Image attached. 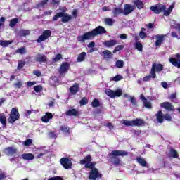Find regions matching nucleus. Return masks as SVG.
Returning a JSON list of instances; mask_svg holds the SVG:
<instances>
[{
	"mask_svg": "<svg viewBox=\"0 0 180 180\" xmlns=\"http://www.w3.org/2000/svg\"><path fill=\"white\" fill-rule=\"evenodd\" d=\"M112 13L114 18H117V16L120 15H124V11L123 8L120 7H115L112 9Z\"/></svg>",
	"mask_w": 180,
	"mask_h": 180,
	"instance_id": "nucleus-15",
	"label": "nucleus"
},
{
	"mask_svg": "<svg viewBox=\"0 0 180 180\" xmlns=\"http://www.w3.org/2000/svg\"><path fill=\"white\" fill-rule=\"evenodd\" d=\"M60 60H63V55L61 53L56 54V56L52 58V61L54 63H57L58 61H60Z\"/></svg>",
	"mask_w": 180,
	"mask_h": 180,
	"instance_id": "nucleus-40",
	"label": "nucleus"
},
{
	"mask_svg": "<svg viewBox=\"0 0 180 180\" xmlns=\"http://www.w3.org/2000/svg\"><path fill=\"white\" fill-rule=\"evenodd\" d=\"M115 22V20H113V18H106L104 19V23L107 26H113Z\"/></svg>",
	"mask_w": 180,
	"mask_h": 180,
	"instance_id": "nucleus-31",
	"label": "nucleus"
},
{
	"mask_svg": "<svg viewBox=\"0 0 180 180\" xmlns=\"http://www.w3.org/2000/svg\"><path fill=\"white\" fill-rule=\"evenodd\" d=\"M19 119H20V114H19L18 108H12L8 119V123L13 124V123L15 122L16 120H19Z\"/></svg>",
	"mask_w": 180,
	"mask_h": 180,
	"instance_id": "nucleus-6",
	"label": "nucleus"
},
{
	"mask_svg": "<svg viewBox=\"0 0 180 180\" xmlns=\"http://www.w3.org/2000/svg\"><path fill=\"white\" fill-rule=\"evenodd\" d=\"M157 70H155V66H152L150 72V76L151 78H157V74L155 73Z\"/></svg>",
	"mask_w": 180,
	"mask_h": 180,
	"instance_id": "nucleus-37",
	"label": "nucleus"
},
{
	"mask_svg": "<svg viewBox=\"0 0 180 180\" xmlns=\"http://www.w3.org/2000/svg\"><path fill=\"white\" fill-rule=\"evenodd\" d=\"M105 94L108 96L112 98V99H115V91L108 89L105 91Z\"/></svg>",
	"mask_w": 180,
	"mask_h": 180,
	"instance_id": "nucleus-36",
	"label": "nucleus"
},
{
	"mask_svg": "<svg viewBox=\"0 0 180 180\" xmlns=\"http://www.w3.org/2000/svg\"><path fill=\"white\" fill-rule=\"evenodd\" d=\"M5 20H6V19H5L4 17H1L0 18V27L1 26H4V23H5Z\"/></svg>",
	"mask_w": 180,
	"mask_h": 180,
	"instance_id": "nucleus-62",
	"label": "nucleus"
},
{
	"mask_svg": "<svg viewBox=\"0 0 180 180\" xmlns=\"http://www.w3.org/2000/svg\"><path fill=\"white\" fill-rule=\"evenodd\" d=\"M20 34L21 36H29V34H30V32L29 30H22L20 31Z\"/></svg>",
	"mask_w": 180,
	"mask_h": 180,
	"instance_id": "nucleus-52",
	"label": "nucleus"
},
{
	"mask_svg": "<svg viewBox=\"0 0 180 180\" xmlns=\"http://www.w3.org/2000/svg\"><path fill=\"white\" fill-rule=\"evenodd\" d=\"M16 54H26V48L25 47H21L15 51Z\"/></svg>",
	"mask_w": 180,
	"mask_h": 180,
	"instance_id": "nucleus-41",
	"label": "nucleus"
},
{
	"mask_svg": "<svg viewBox=\"0 0 180 180\" xmlns=\"http://www.w3.org/2000/svg\"><path fill=\"white\" fill-rule=\"evenodd\" d=\"M15 88L20 89L22 88V82L18 81V82L14 84Z\"/></svg>",
	"mask_w": 180,
	"mask_h": 180,
	"instance_id": "nucleus-57",
	"label": "nucleus"
},
{
	"mask_svg": "<svg viewBox=\"0 0 180 180\" xmlns=\"http://www.w3.org/2000/svg\"><path fill=\"white\" fill-rule=\"evenodd\" d=\"M169 61L174 67L180 68V53H176L175 58H170Z\"/></svg>",
	"mask_w": 180,
	"mask_h": 180,
	"instance_id": "nucleus-11",
	"label": "nucleus"
},
{
	"mask_svg": "<svg viewBox=\"0 0 180 180\" xmlns=\"http://www.w3.org/2000/svg\"><path fill=\"white\" fill-rule=\"evenodd\" d=\"M48 180H64V179L61 176H53V177H51L49 179H48Z\"/></svg>",
	"mask_w": 180,
	"mask_h": 180,
	"instance_id": "nucleus-56",
	"label": "nucleus"
},
{
	"mask_svg": "<svg viewBox=\"0 0 180 180\" xmlns=\"http://www.w3.org/2000/svg\"><path fill=\"white\" fill-rule=\"evenodd\" d=\"M50 37H51V30H45L42 32V34L38 37V39L36 40V41H37V43H41V41H44Z\"/></svg>",
	"mask_w": 180,
	"mask_h": 180,
	"instance_id": "nucleus-9",
	"label": "nucleus"
},
{
	"mask_svg": "<svg viewBox=\"0 0 180 180\" xmlns=\"http://www.w3.org/2000/svg\"><path fill=\"white\" fill-rule=\"evenodd\" d=\"M108 32L103 27L99 25L95 29H93L90 32H85L83 35L77 37L78 41L84 43L85 40H92L96 36H101V34H105Z\"/></svg>",
	"mask_w": 180,
	"mask_h": 180,
	"instance_id": "nucleus-1",
	"label": "nucleus"
},
{
	"mask_svg": "<svg viewBox=\"0 0 180 180\" xmlns=\"http://www.w3.org/2000/svg\"><path fill=\"white\" fill-rule=\"evenodd\" d=\"M136 162L139 164L141 167H147V160H146L145 158H143L141 157H136Z\"/></svg>",
	"mask_w": 180,
	"mask_h": 180,
	"instance_id": "nucleus-24",
	"label": "nucleus"
},
{
	"mask_svg": "<svg viewBox=\"0 0 180 180\" xmlns=\"http://www.w3.org/2000/svg\"><path fill=\"white\" fill-rule=\"evenodd\" d=\"M122 79H123V76L120 75H117L113 77L111 79V81H115V82H117L118 81H122Z\"/></svg>",
	"mask_w": 180,
	"mask_h": 180,
	"instance_id": "nucleus-43",
	"label": "nucleus"
},
{
	"mask_svg": "<svg viewBox=\"0 0 180 180\" xmlns=\"http://www.w3.org/2000/svg\"><path fill=\"white\" fill-rule=\"evenodd\" d=\"M123 94V91H122V89H117L115 91H114L115 98L117 96L118 98L122 96V94Z\"/></svg>",
	"mask_w": 180,
	"mask_h": 180,
	"instance_id": "nucleus-49",
	"label": "nucleus"
},
{
	"mask_svg": "<svg viewBox=\"0 0 180 180\" xmlns=\"http://www.w3.org/2000/svg\"><path fill=\"white\" fill-rule=\"evenodd\" d=\"M115 65L117 68H123V66L124 65V62L123 60H118L115 63Z\"/></svg>",
	"mask_w": 180,
	"mask_h": 180,
	"instance_id": "nucleus-42",
	"label": "nucleus"
},
{
	"mask_svg": "<svg viewBox=\"0 0 180 180\" xmlns=\"http://www.w3.org/2000/svg\"><path fill=\"white\" fill-rule=\"evenodd\" d=\"M169 157H172V158H179V155L178 154V151H176V150L174 149V148H170Z\"/></svg>",
	"mask_w": 180,
	"mask_h": 180,
	"instance_id": "nucleus-25",
	"label": "nucleus"
},
{
	"mask_svg": "<svg viewBox=\"0 0 180 180\" xmlns=\"http://www.w3.org/2000/svg\"><path fill=\"white\" fill-rule=\"evenodd\" d=\"M91 106L92 108H99L101 106V102H99L98 98H94L91 102Z\"/></svg>",
	"mask_w": 180,
	"mask_h": 180,
	"instance_id": "nucleus-35",
	"label": "nucleus"
},
{
	"mask_svg": "<svg viewBox=\"0 0 180 180\" xmlns=\"http://www.w3.org/2000/svg\"><path fill=\"white\" fill-rule=\"evenodd\" d=\"M160 106L167 110H174V105L169 102H163L160 104Z\"/></svg>",
	"mask_w": 180,
	"mask_h": 180,
	"instance_id": "nucleus-20",
	"label": "nucleus"
},
{
	"mask_svg": "<svg viewBox=\"0 0 180 180\" xmlns=\"http://www.w3.org/2000/svg\"><path fill=\"white\" fill-rule=\"evenodd\" d=\"M47 4H49V0H43L37 5V6L38 8H44Z\"/></svg>",
	"mask_w": 180,
	"mask_h": 180,
	"instance_id": "nucleus-47",
	"label": "nucleus"
},
{
	"mask_svg": "<svg viewBox=\"0 0 180 180\" xmlns=\"http://www.w3.org/2000/svg\"><path fill=\"white\" fill-rule=\"evenodd\" d=\"M69 91L72 95H76L77 93L79 92V84L75 83L70 87Z\"/></svg>",
	"mask_w": 180,
	"mask_h": 180,
	"instance_id": "nucleus-14",
	"label": "nucleus"
},
{
	"mask_svg": "<svg viewBox=\"0 0 180 180\" xmlns=\"http://www.w3.org/2000/svg\"><path fill=\"white\" fill-rule=\"evenodd\" d=\"M124 49V45H117L115 47L114 50L112 51V53H117V51H120V50H123Z\"/></svg>",
	"mask_w": 180,
	"mask_h": 180,
	"instance_id": "nucleus-46",
	"label": "nucleus"
},
{
	"mask_svg": "<svg viewBox=\"0 0 180 180\" xmlns=\"http://www.w3.org/2000/svg\"><path fill=\"white\" fill-rule=\"evenodd\" d=\"M0 123L4 127H6V117L5 115H0Z\"/></svg>",
	"mask_w": 180,
	"mask_h": 180,
	"instance_id": "nucleus-38",
	"label": "nucleus"
},
{
	"mask_svg": "<svg viewBox=\"0 0 180 180\" xmlns=\"http://www.w3.org/2000/svg\"><path fill=\"white\" fill-rule=\"evenodd\" d=\"M22 157L25 161H32V160H34V155L32 153H23Z\"/></svg>",
	"mask_w": 180,
	"mask_h": 180,
	"instance_id": "nucleus-23",
	"label": "nucleus"
},
{
	"mask_svg": "<svg viewBox=\"0 0 180 180\" xmlns=\"http://www.w3.org/2000/svg\"><path fill=\"white\" fill-rule=\"evenodd\" d=\"M102 53L104 58L105 59L113 58V53H112V51L109 50H105V51H103Z\"/></svg>",
	"mask_w": 180,
	"mask_h": 180,
	"instance_id": "nucleus-28",
	"label": "nucleus"
},
{
	"mask_svg": "<svg viewBox=\"0 0 180 180\" xmlns=\"http://www.w3.org/2000/svg\"><path fill=\"white\" fill-rule=\"evenodd\" d=\"M12 43H13V40H0V46H1V47H8V46L12 44Z\"/></svg>",
	"mask_w": 180,
	"mask_h": 180,
	"instance_id": "nucleus-33",
	"label": "nucleus"
},
{
	"mask_svg": "<svg viewBox=\"0 0 180 180\" xmlns=\"http://www.w3.org/2000/svg\"><path fill=\"white\" fill-rule=\"evenodd\" d=\"M32 139H28L27 140H25L23 143L24 146H25L26 147H29L30 146H32Z\"/></svg>",
	"mask_w": 180,
	"mask_h": 180,
	"instance_id": "nucleus-51",
	"label": "nucleus"
},
{
	"mask_svg": "<svg viewBox=\"0 0 180 180\" xmlns=\"http://www.w3.org/2000/svg\"><path fill=\"white\" fill-rule=\"evenodd\" d=\"M60 164L65 169H70L72 167V162L68 158H62L60 159Z\"/></svg>",
	"mask_w": 180,
	"mask_h": 180,
	"instance_id": "nucleus-10",
	"label": "nucleus"
},
{
	"mask_svg": "<svg viewBox=\"0 0 180 180\" xmlns=\"http://www.w3.org/2000/svg\"><path fill=\"white\" fill-rule=\"evenodd\" d=\"M174 6H175L174 4H172L169 6V7L167 10L165 9V11H162L164 16H169V15H171V13L173 11Z\"/></svg>",
	"mask_w": 180,
	"mask_h": 180,
	"instance_id": "nucleus-30",
	"label": "nucleus"
},
{
	"mask_svg": "<svg viewBox=\"0 0 180 180\" xmlns=\"http://www.w3.org/2000/svg\"><path fill=\"white\" fill-rule=\"evenodd\" d=\"M79 104L81 106H85V105H88V98L86 97H83L80 101Z\"/></svg>",
	"mask_w": 180,
	"mask_h": 180,
	"instance_id": "nucleus-45",
	"label": "nucleus"
},
{
	"mask_svg": "<svg viewBox=\"0 0 180 180\" xmlns=\"http://www.w3.org/2000/svg\"><path fill=\"white\" fill-rule=\"evenodd\" d=\"M172 37H175L176 39H178V40H180V37H178V34L175 32H171Z\"/></svg>",
	"mask_w": 180,
	"mask_h": 180,
	"instance_id": "nucleus-61",
	"label": "nucleus"
},
{
	"mask_svg": "<svg viewBox=\"0 0 180 180\" xmlns=\"http://www.w3.org/2000/svg\"><path fill=\"white\" fill-rule=\"evenodd\" d=\"M134 6H136L137 9H143L144 8V3L141 0H133Z\"/></svg>",
	"mask_w": 180,
	"mask_h": 180,
	"instance_id": "nucleus-21",
	"label": "nucleus"
},
{
	"mask_svg": "<svg viewBox=\"0 0 180 180\" xmlns=\"http://www.w3.org/2000/svg\"><path fill=\"white\" fill-rule=\"evenodd\" d=\"M134 9H136V6L131 5V4H124V15L125 16H127V15H130V13H131V12L134 11Z\"/></svg>",
	"mask_w": 180,
	"mask_h": 180,
	"instance_id": "nucleus-13",
	"label": "nucleus"
},
{
	"mask_svg": "<svg viewBox=\"0 0 180 180\" xmlns=\"http://www.w3.org/2000/svg\"><path fill=\"white\" fill-rule=\"evenodd\" d=\"M80 164L81 165H84V168L89 169V168H95L96 162H92V156L88 155L83 160H80Z\"/></svg>",
	"mask_w": 180,
	"mask_h": 180,
	"instance_id": "nucleus-5",
	"label": "nucleus"
},
{
	"mask_svg": "<svg viewBox=\"0 0 180 180\" xmlns=\"http://www.w3.org/2000/svg\"><path fill=\"white\" fill-rule=\"evenodd\" d=\"M4 153L6 155H13L18 153V149L13 147H7L4 149Z\"/></svg>",
	"mask_w": 180,
	"mask_h": 180,
	"instance_id": "nucleus-16",
	"label": "nucleus"
},
{
	"mask_svg": "<svg viewBox=\"0 0 180 180\" xmlns=\"http://www.w3.org/2000/svg\"><path fill=\"white\" fill-rule=\"evenodd\" d=\"M91 169L89 175V180H96V179H102V174L99 172V170L96 167L89 168Z\"/></svg>",
	"mask_w": 180,
	"mask_h": 180,
	"instance_id": "nucleus-7",
	"label": "nucleus"
},
{
	"mask_svg": "<svg viewBox=\"0 0 180 180\" xmlns=\"http://www.w3.org/2000/svg\"><path fill=\"white\" fill-rule=\"evenodd\" d=\"M146 122H144V120L140 119V118H136L135 120H132L131 121L123 120H122V124H124V126H127V127L134 126H137L138 127H140V126H144Z\"/></svg>",
	"mask_w": 180,
	"mask_h": 180,
	"instance_id": "nucleus-4",
	"label": "nucleus"
},
{
	"mask_svg": "<svg viewBox=\"0 0 180 180\" xmlns=\"http://www.w3.org/2000/svg\"><path fill=\"white\" fill-rule=\"evenodd\" d=\"M19 22V18H13L11 19L10 21L9 26L11 27H15L16 26V24Z\"/></svg>",
	"mask_w": 180,
	"mask_h": 180,
	"instance_id": "nucleus-39",
	"label": "nucleus"
},
{
	"mask_svg": "<svg viewBox=\"0 0 180 180\" xmlns=\"http://www.w3.org/2000/svg\"><path fill=\"white\" fill-rule=\"evenodd\" d=\"M150 79H151V76L150 75L145 76L143 78V81H144V82H147L148 81H150Z\"/></svg>",
	"mask_w": 180,
	"mask_h": 180,
	"instance_id": "nucleus-60",
	"label": "nucleus"
},
{
	"mask_svg": "<svg viewBox=\"0 0 180 180\" xmlns=\"http://www.w3.org/2000/svg\"><path fill=\"white\" fill-rule=\"evenodd\" d=\"M60 130L63 133H68V134H70V127L67 125H61L60 127Z\"/></svg>",
	"mask_w": 180,
	"mask_h": 180,
	"instance_id": "nucleus-34",
	"label": "nucleus"
},
{
	"mask_svg": "<svg viewBox=\"0 0 180 180\" xmlns=\"http://www.w3.org/2000/svg\"><path fill=\"white\" fill-rule=\"evenodd\" d=\"M155 66V70L157 71V72H161L162 70H164V65L162 64H157V63H153L152 67Z\"/></svg>",
	"mask_w": 180,
	"mask_h": 180,
	"instance_id": "nucleus-32",
	"label": "nucleus"
},
{
	"mask_svg": "<svg viewBox=\"0 0 180 180\" xmlns=\"http://www.w3.org/2000/svg\"><path fill=\"white\" fill-rule=\"evenodd\" d=\"M108 155L110 157V161L112 162L113 165L117 167V165H120L122 162V160H120L119 157H126L129 155V152L115 150H112Z\"/></svg>",
	"mask_w": 180,
	"mask_h": 180,
	"instance_id": "nucleus-2",
	"label": "nucleus"
},
{
	"mask_svg": "<svg viewBox=\"0 0 180 180\" xmlns=\"http://www.w3.org/2000/svg\"><path fill=\"white\" fill-rule=\"evenodd\" d=\"M25 61H21L18 63V65L17 67L18 70H22V68H23V67H25Z\"/></svg>",
	"mask_w": 180,
	"mask_h": 180,
	"instance_id": "nucleus-55",
	"label": "nucleus"
},
{
	"mask_svg": "<svg viewBox=\"0 0 180 180\" xmlns=\"http://www.w3.org/2000/svg\"><path fill=\"white\" fill-rule=\"evenodd\" d=\"M135 49H136L138 51H143V44H141L140 41H137L136 43Z\"/></svg>",
	"mask_w": 180,
	"mask_h": 180,
	"instance_id": "nucleus-44",
	"label": "nucleus"
},
{
	"mask_svg": "<svg viewBox=\"0 0 180 180\" xmlns=\"http://www.w3.org/2000/svg\"><path fill=\"white\" fill-rule=\"evenodd\" d=\"M165 37V35L164 34L156 35L155 39H157V40L155 42V46H161V44H162V41H164Z\"/></svg>",
	"mask_w": 180,
	"mask_h": 180,
	"instance_id": "nucleus-19",
	"label": "nucleus"
},
{
	"mask_svg": "<svg viewBox=\"0 0 180 180\" xmlns=\"http://www.w3.org/2000/svg\"><path fill=\"white\" fill-rule=\"evenodd\" d=\"M167 9V6L164 4H158L155 6H150V11L156 15H160L162 12H164Z\"/></svg>",
	"mask_w": 180,
	"mask_h": 180,
	"instance_id": "nucleus-8",
	"label": "nucleus"
},
{
	"mask_svg": "<svg viewBox=\"0 0 180 180\" xmlns=\"http://www.w3.org/2000/svg\"><path fill=\"white\" fill-rule=\"evenodd\" d=\"M35 61L40 64H41V63H47V56L38 53L35 58Z\"/></svg>",
	"mask_w": 180,
	"mask_h": 180,
	"instance_id": "nucleus-17",
	"label": "nucleus"
},
{
	"mask_svg": "<svg viewBox=\"0 0 180 180\" xmlns=\"http://www.w3.org/2000/svg\"><path fill=\"white\" fill-rule=\"evenodd\" d=\"M174 29L176 30H179L180 32V23H176L174 25Z\"/></svg>",
	"mask_w": 180,
	"mask_h": 180,
	"instance_id": "nucleus-64",
	"label": "nucleus"
},
{
	"mask_svg": "<svg viewBox=\"0 0 180 180\" xmlns=\"http://www.w3.org/2000/svg\"><path fill=\"white\" fill-rule=\"evenodd\" d=\"M169 98L172 100V102H174V99H176V93L172 94Z\"/></svg>",
	"mask_w": 180,
	"mask_h": 180,
	"instance_id": "nucleus-58",
	"label": "nucleus"
},
{
	"mask_svg": "<svg viewBox=\"0 0 180 180\" xmlns=\"http://www.w3.org/2000/svg\"><path fill=\"white\" fill-rule=\"evenodd\" d=\"M33 85H36V82H27V86H33Z\"/></svg>",
	"mask_w": 180,
	"mask_h": 180,
	"instance_id": "nucleus-63",
	"label": "nucleus"
},
{
	"mask_svg": "<svg viewBox=\"0 0 180 180\" xmlns=\"http://www.w3.org/2000/svg\"><path fill=\"white\" fill-rule=\"evenodd\" d=\"M156 119L158 123H162L164 122V114L162 110H159L156 114Z\"/></svg>",
	"mask_w": 180,
	"mask_h": 180,
	"instance_id": "nucleus-26",
	"label": "nucleus"
},
{
	"mask_svg": "<svg viewBox=\"0 0 180 180\" xmlns=\"http://www.w3.org/2000/svg\"><path fill=\"white\" fill-rule=\"evenodd\" d=\"M78 110H77L75 108H72L66 111L67 116H78Z\"/></svg>",
	"mask_w": 180,
	"mask_h": 180,
	"instance_id": "nucleus-27",
	"label": "nucleus"
},
{
	"mask_svg": "<svg viewBox=\"0 0 180 180\" xmlns=\"http://www.w3.org/2000/svg\"><path fill=\"white\" fill-rule=\"evenodd\" d=\"M61 12L57 13L52 18L53 22H57L61 18L62 23H68L72 19V15L67 13V8L65 7L60 9Z\"/></svg>",
	"mask_w": 180,
	"mask_h": 180,
	"instance_id": "nucleus-3",
	"label": "nucleus"
},
{
	"mask_svg": "<svg viewBox=\"0 0 180 180\" xmlns=\"http://www.w3.org/2000/svg\"><path fill=\"white\" fill-rule=\"evenodd\" d=\"M70 63L68 62H63L62 63V64L60 65V68H59V74H60V75H63V74H65L66 72H68V70H70Z\"/></svg>",
	"mask_w": 180,
	"mask_h": 180,
	"instance_id": "nucleus-12",
	"label": "nucleus"
},
{
	"mask_svg": "<svg viewBox=\"0 0 180 180\" xmlns=\"http://www.w3.org/2000/svg\"><path fill=\"white\" fill-rule=\"evenodd\" d=\"M164 119L167 120V122H171L172 120V117L169 114H165L164 115Z\"/></svg>",
	"mask_w": 180,
	"mask_h": 180,
	"instance_id": "nucleus-54",
	"label": "nucleus"
},
{
	"mask_svg": "<svg viewBox=\"0 0 180 180\" xmlns=\"http://www.w3.org/2000/svg\"><path fill=\"white\" fill-rule=\"evenodd\" d=\"M116 44H117V41L115 39H111L103 42V46L105 47H113V46H116Z\"/></svg>",
	"mask_w": 180,
	"mask_h": 180,
	"instance_id": "nucleus-22",
	"label": "nucleus"
},
{
	"mask_svg": "<svg viewBox=\"0 0 180 180\" xmlns=\"http://www.w3.org/2000/svg\"><path fill=\"white\" fill-rule=\"evenodd\" d=\"M143 105L147 109H151L153 108L151 103L150 101H148L147 100L143 101Z\"/></svg>",
	"mask_w": 180,
	"mask_h": 180,
	"instance_id": "nucleus-48",
	"label": "nucleus"
},
{
	"mask_svg": "<svg viewBox=\"0 0 180 180\" xmlns=\"http://www.w3.org/2000/svg\"><path fill=\"white\" fill-rule=\"evenodd\" d=\"M53 117V114L51 112H46L45 115L41 117V120L44 123H49L50 122V119Z\"/></svg>",
	"mask_w": 180,
	"mask_h": 180,
	"instance_id": "nucleus-18",
	"label": "nucleus"
},
{
	"mask_svg": "<svg viewBox=\"0 0 180 180\" xmlns=\"http://www.w3.org/2000/svg\"><path fill=\"white\" fill-rule=\"evenodd\" d=\"M33 74L34 75H36V77H41V72L39 70H34Z\"/></svg>",
	"mask_w": 180,
	"mask_h": 180,
	"instance_id": "nucleus-59",
	"label": "nucleus"
},
{
	"mask_svg": "<svg viewBox=\"0 0 180 180\" xmlns=\"http://www.w3.org/2000/svg\"><path fill=\"white\" fill-rule=\"evenodd\" d=\"M139 37L143 39H146V37H147V34H146V32H144L143 30H141L139 32Z\"/></svg>",
	"mask_w": 180,
	"mask_h": 180,
	"instance_id": "nucleus-53",
	"label": "nucleus"
},
{
	"mask_svg": "<svg viewBox=\"0 0 180 180\" xmlns=\"http://www.w3.org/2000/svg\"><path fill=\"white\" fill-rule=\"evenodd\" d=\"M34 90L35 92L39 93L43 91V86L41 85H37L34 86Z\"/></svg>",
	"mask_w": 180,
	"mask_h": 180,
	"instance_id": "nucleus-50",
	"label": "nucleus"
},
{
	"mask_svg": "<svg viewBox=\"0 0 180 180\" xmlns=\"http://www.w3.org/2000/svg\"><path fill=\"white\" fill-rule=\"evenodd\" d=\"M86 57V52H82L78 55L77 58V63H82V61H85V58Z\"/></svg>",
	"mask_w": 180,
	"mask_h": 180,
	"instance_id": "nucleus-29",
	"label": "nucleus"
}]
</instances>
